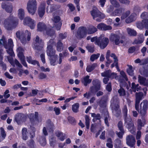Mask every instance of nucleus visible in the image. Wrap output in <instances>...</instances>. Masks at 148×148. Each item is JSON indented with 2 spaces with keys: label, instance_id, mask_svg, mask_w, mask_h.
<instances>
[{
  "label": "nucleus",
  "instance_id": "69168bd1",
  "mask_svg": "<svg viewBox=\"0 0 148 148\" xmlns=\"http://www.w3.org/2000/svg\"><path fill=\"white\" fill-rule=\"evenodd\" d=\"M19 58H20V60H21V63L22 64L25 66H27V64L25 62V57L23 56L20 57H19Z\"/></svg>",
  "mask_w": 148,
  "mask_h": 148
},
{
  "label": "nucleus",
  "instance_id": "2f4dec72",
  "mask_svg": "<svg viewBox=\"0 0 148 148\" xmlns=\"http://www.w3.org/2000/svg\"><path fill=\"white\" fill-rule=\"evenodd\" d=\"M37 28V30L38 31H42L45 29L46 26L44 23L39 22L38 24Z\"/></svg>",
  "mask_w": 148,
  "mask_h": 148
},
{
  "label": "nucleus",
  "instance_id": "13d9d810",
  "mask_svg": "<svg viewBox=\"0 0 148 148\" xmlns=\"http://www.w3.org/2000/svg\"><path fill=\"white\" fill-rule=\"evenodd\" d=\"M0 130L1 135V136L3 137V138H5L6 134L5 130L2 127H1L0 128Z\"/></svg>",
  "mask_w": 148,
  "mask_h": 148
},
{
  "label": "nucleus",
  "instance_id": "603ef678",
  "mask_svg": "<svg viewBox=\"0 0 148 148\" xmlns=\"http://www.w3.org/2000/svg\"><path fill=\"white\" fill-rule=\"evenodd\" d=\"M125 132V131H120L119 132L116 131V133L119 138H122L123 135L124 134Z\"/></svg>",
  "mask_w": 148,
  "mask_h": 148
},
{
  "label": "nucleus",
  "instance_id": "4be33fe9",
  "mask_svg": "<svg viewBox=\"0 0 148 148\" xmlns=\"http://www.w3.org/2000/svg\"><path fill=\"white\" fill-rule=\"evenodd\" d=\"M46 52L48 56L50 57L57 56L55 55L56 51L53 49L52 47H47Z\"/></svg>",
  "mask_w": 148,
  "mask_h": 148
},
{
  "label": "nucleus",
  "instance_id": "72a5a7b5",
  "mask_svg": "<svg viewBox=\"0 0 148 148\" xmlns=\"http://www.w3.org/2000/svg\"><path fill=\"white\" fill-rule=\"evenodd\" d=\"M97 29L94 26H90L88 29H87V34H93L96 32Z\"/></svg>",
  "mask_w": 148,
  "mask_h": 148
},
{
  "label": "nucleus",
  "instance_id": "79ce46f5",
  "mask_svg": "<svg viewBox=\"0 0 148 148\" xmlns=\"http://www.w3.org/2000/svg\"><path fill=\"white\" fill-rule=\"evenodd\" d=\"M130 12L129 10H127L123 13L121 15V20H124L130 14Z\"/></svg>",
  "mask_w": 148,
  "mask_h": 148
},
{
  "label": "nucleus",
  "instance_id": "2eb2a0df",
  "mask_svg": "<svg viewBox=\"0 0 148 148\" xmlns=\"http://www.w3.org/2000/svg\"><path fill=\"white\" fill-rule=\"evenodd\" d=\"M143 96V93L142 92L136 93V103L135 108L137 110H138L139 104L140 101L142 99Z\"/></svg>",
  "mask_w": 148,
  "mask_h": 148
},
{
  "label": "nucleus",
  "instance_id": "8fccbe9b",
  "mask_svg": "<svg viewBox=\"0 0 148 148\" xmlns=\"http://www.w3.org/2000/svg\"><path fill=\"white\" fill-rule=\"evenodd\" d=\"M136 26L137 28L140 29H143L144 27V23L143 21L141 22H138L136 23Z\"/></svg>",
  "mask_w": 148,
  "mask_h": 148
},
{
  "label": "nucleus",
  "instance_id": "c03bdc74",
  "mask_svg": "<svg viewBox=\"0 0 148 148\" xmlns=\"http://www.w3.org/2000/svg\"><path fill=\"white\" fill-rule=\"evenodd\" d=\"M140 72L142 75L148 77V70L144 69H140Z\"/></svg>",
  "mask_w": 148,
  "mask_h": 148
},
{
  "label": "nucleus",
  "instance_id": "a18cd8bd",
  "mask_svg": "<svg viewBox=\"0 0 148 148\" xmlns=\"http://www.w3.org/2000/svg\"><path fill=\"white\" fill-rule=\"evenodd\" d=\"M5 48L7 49L6 51L8 53L10 56H12L14 54V52L13 50V49L12 47H5Z\"/></svg>",
  "mask_w": 148,
  "mask_h": 148
},
{
  "label": "nucleus",
  "instance_id": "9d476101",
  "mask_svg": "<svg viewBox=\"0 0 148 148\" xmlns=\"http://www.w3.org/2000/svg\"><path fill=\"white\" fill-rule=\"evenodd\" d=\"M90 13L93 18L94 19L97 17H99L101 18H103L105 17V15L100 12L96 8L93 9L91 11Z\"/></svg>",
  "mask_w": 148,
  "mask_h": 148
},
{
  "label": "nucleus",
  "instance_id": "4c0bfd02",
  "mask_svg": "<svg viewBox=\"0 0 148 148\" xmlns=\"http://www.w3.org/2000/svg\"><path fill=\"white\" fill-rule=\"evenodd\" d=\"M25 49L22 47H18L17 49V51L18 52V57L24 56L23 52Z\"/></svg>",
  "mask_w": 148,
  "mask_h": 148
},
{
  "label": "nucleus",
  "instance_id": "58836bf2",
  "mask_svg": "<svg viewBox=\"0 0 148 148\" xmlns=\"http://www.w3.org/2000/svg\"><path fill=\"white\" fill-rule=\"evenodd\" d=\"M127 30L128 34L130 36H136V32L134 29L127 28Z\"/></svg>",
  "mask_w": 148,
  "mask_h": 148
},
{
  "label": "nucleus",
  "instance_id": "393cba45",
  "mask_svg": "<svg viewBox=\"0 0 148 148\" xmlns=\"http://www.w3.org/2000/svg\"><path fill=\"white\" fill-rule=\"evenodd\" d=\"M46 127L49 130L50 132H53L54 128L53 124L50 119H48L47 121Z\"/></svg>",
  "mask_w": 148,
  "mask_h": 148
},
{
  "label": "nucleus",
  "instance_id": "f257e3e1",
  "mask_svg": "<svg viewBox=\"0 0 148 148\" xmlns=\"http://www.w3.org/2000/svg\"><path fill=\"white\" fill-rule=\"evenodd\" d=\"M122 112L124 117L125 124L126 125L130 132L133 134H135V128L131 117L127 116V109L126 106H124Z\"/></svg>",
  "mask_w": 148,
  "mask_h": 148
},
{
  "label": "nucleus",
  "instance_id": "ea45409f",
  "mask_svg": "<svg viewBox=\"0 0 148 148\" xmlns=\"http://www.w3.org/2000/svg\"><path fill=\"white\" fill-rule=\"evenodd\" d=\"M128 68L127 69V72L128 74L131 76L134 75L133 70L132 69V67L131 65H128Z\"/></svg>",
  "mask_w": 148,
  "mask_h": 148
},
{
  "label": "nucleus",
  "instance_id": "39448f33",
  "mask_svg": "<svg viewBox=\"0 0 148 148\" xmlns=\"http://www.w3.org/2000/svg\"><path fill=\"white\" fill-rule=\"evenodd\" d=\"M24 24L28 25L31 29H33L35 26V22L29 17H26L24 20Z\"/></svg>",
  "mask_w": 148,
  "mask_h": 148
},
{
  "label": "nucleus",
  "instance_id": "052dcab7",
  "mask_svg": "<svg viewBox=\"0 0 148 148\" xmlns=\"http://www.w3.org/2000/svg\"><path fill=\"white\" fill-rule=\"evenodd\" d=\"M12 56H8V61L13 66H15V64L13 62V58L12 57Z\"/></svg>",
  "mask_w": 148,
  "mask_h": 148
},
{
  "label": "nucleus",
  "instance_id": "c9c22d12",
  "mask_svg": "<svg viewBox=\"0 0 148 148\" xmlns=\"http://www.w3.org/2000/svg\"><path fill=\"white\" fill-rule=\"evenodd\" d=\"M96 63H94L91 65H88L86 68V71L88 72H91L97 66Z\"/></svg>",
  "mask_w": 148,
  "mask_h": 148
},
{
  "label": "nucleus",
  "instance_id": "37998d69",
  "mask_svg": "<svg viewBox=\"0 0 148 148\" xmlns=\"http://www.w3.org/2000/svg\"><path fill=\"white\" fill-rule=\"evenodd\" d=\"M85 124L86 128L88 129L89 128L90 119L89 116L87 115L85 116Z\"/></svg>",
  "mask_w": 148,
  "mask_h": 148
},
{
  "label": "nucleus",
  "instance_id": "a19ab883",
  "mask_svg": "<svg viewBox=\"0 0 148 148\" xmlns=\"http://www.w3.org/2000/svg\"><path fill=\"white\" fill-rule=\"evenodd\" d=\"M79 104L78 103H76L73 104L72 106V110L74 112H77L78 111V108Z\"/></svg>",
  "mask_w": 148,
  "mask_h": 148
},
{
  "label": "nucleus",
  "instance_id": "e2e57ef3",
  "mask_svg": "<svg viewBox=\"0 0 148 148\" xmlns=\"http://www.w3.org/2000/svg\"><path fill=\"white\" fill-rule=\"evenodd\" d=\"M56 43L53 39H51L47 42V46H52L55 45Z\"/></svg>",
  "mask_w": 148,
  "mask_h": 148
},
{
  "label": "nucleus",
  "instance_id": "09e8293b",
  "mask_svg": "<svg viewBox=\"0 0 148 148\" xmlns=\"http://www.w3.org/2000/svg\"><path fill=\"white\" fill-rule=\"evenodd\" d=\"M100 54L97 53L96 54H94L92 55L90 57V60L92 61L93 62L95 60H96L98 58V57L99 56Z\"/></svg>",
  "mask_w": 148,
  "mask_h": 148
},
{
  "label": "nucleus",
  "instance_id": "3c124183",
  "mask_svg": "<svg viewBox=\"0 0 148 148\" xmlns=\"http://www.w3.org/2000/svg\"><path fill=\"white\" fill-rule=\"evenodd\" d=\"M110 3L115 7L117 8L120 6L119 3L117 2L116 0H110Z\"/></svg>",
  "mask_w": 148,
  "mask_h": 148
},
{
  "label": "nucleus",
  "instance_id": "a211bd4d",
  "mask_svg": "<svg viewBox=\"0 0 148 148\" xmlns=\"http://www.w3.org/2000/svg\"><path fill=\"white\" fill-rule=\"evenodd\" d=\"M138 80L140 84L148 87V79L139 75L138 77Z\"/></svg>",
  "mask_w": 148,
  "mask_h": 148
},
{
  "label": "nucleus",
  "instance_id": "e433bc0d",
  "mask_svg": "<svg viewBox=\"0 0 148 148\" xmlns=\"http://www.w3.org/2000/svg\"><path fill=\"white\" fill-rule=\"evenodd\" d=\"M93 86L96 87L97 88H101V83L100 81L98 79L93 80L92 82Z\"/></svg>",
  "mask_w": 148,
  "mask_h": 148
},
{
  "label": "nucleus",
  "instance_id": "bb28decb",
  "mask_svg": "<svg viewBox=\"0 0 148 148\" xmlns=\"http://www.w3.org/2000/svg\"><path fill=\"white\" fill-rule=\"evenodd\" d=\"M136 14L135 13H132L125 20V22L127 23H130L134 21L136 19Z\"/></svg>",
  "mask_w": 148,
  "mask_h": 148
},
{
  "label": "nucleus",
  "instance_id": "9b49d317",
  "mask_svg": "<svg viewBox=\"0 0 148 148\" xmlns=\"http://www.w3.org/2000/svg\"><path fill=\"white\" fill-rule=\"evenodd\" d=\"M87 33V32L86 27H80L78 29L77 36L78 38H83L86 36Z\"/></svg>",
  "mask_w": 148,
  "mask_h": 148
},
{
  "label": "nucleus",
  "instance_id": "5701e85b",
  "mask_svg": "<svg viewBox=\"0 0 148 148\" xmlns=\"http://www.w3.org/2000/svg\"><path fill=\"white\" fill-rule=\"evenodd\" d=\"M144 37L143 34H140L138 35V39H135L133 42V44H140L142 43L144 41Z\"/></svg>",
  "mask_w": 148,
  "mask_h": 148
},
{
  "label": "nucleus",
  "instance_id": "a878e982",
  "mask_svg": "<svg viewBox=\"0 0 148 148\" xmlns=\"http://www.w3.org/2000/svg\"><path fill=\"white\" fill-rule=\"evenodd\" d=\"M124 11V9L122 8L116 9L114 10L111 14L113 16H119Z\"/></svg>",
  "mask_w": 148,
  "mask_h": 148
},
{
  "label": "nucleus",
  "instance_id": "de8ad7c7",
  "mask_svg": "<svg viewBox=\"0 0 148 148\" xmlns=\"http://www.w3.org/2000/svg\"><path fill=\"white\" fill-rule=\"evenodd\" d=\"M118 92L120 96H123L125 95V90L122 87H121L118 90Z\"/></svg>",
  "mask_w": 148,
  "mask_h": 148
},
{
  "label": "nucleus",
  "instance_id": "680f3d73",
  "mask_svg": "<svg viewBox=\"0 0 148 148\" xmlns=\"http://www.w3.org/2000/svg\"><path fill=\"white\" fill-rule=\"evenodd\" d=\"M55 10V5H51L50 6V10L49 11L48 9V7L47 8L46 11L47 13H49L52 12Z\"/></svg>",
  "mask_w": 148,
  "mask_h": 148
},
{
  "label": "nucleus",
  "instance_id": "f8f14e48",
  "mask_svg": "<svg viewBox=\"0 0 148 148\" xmlns=\"http://www.w3.org/2000/svg\"><path fill=\"white\" fill-rule=\"evenodd\" d=\"M53 23L56 29L60 30L62 25V23L60 22V18L58 16H54L52 19Z\"/></svg>",
  "mask_w": 148,
  "mask_h": 148
},
{
  "label": "nucleus",
  "instance_id": "f03ea898",
  "mask_svg": "<svg viewBox=\"0 0 148 148\" xmlns=\"http://www.w3.org/2000/svg\"><path fill=\"white\" fill-rule=\"evenodd\" d=\"M16 37L20 39L23 44L27 43L31 38V33L27 30L21 32L20 31H18L16 33Z\"/></svg>",
  "mask_w": 148,
  "mask_h": 148
},
{
  "label": "nucleus",
  "instance_id": "4468645a",
  "mask_svg": "<svg viewBox=\"0 0 148 148\" xmlns=\"http://www.w3.org/2000/svg\"><path fill=\"white\" fill-rule=\"evenodd\" d=\"M111 108L119 106V100L117 95L114 96L110 101Z\"/></svg>",
  "mask_w": 148,
  "mask_h": 148
},
{
  "label": "nucleus",
  "instance_id": "bf43d9fd",
  "mask_svg": "<svg viewBox=\"0 0 148 148\" xmlns=\"http://www.w3.org/2000/svg\"><path fill=\"white\" fill-rule=\"evenodd\" d=\"M40 143L43 146H45L46 144V141L45 138L43 137L41 138L40 140Z\"/></svg>",
  "mask_w": 148,
  "mask_h": 148
},
{
  "label": "nucleus",
  "instance_id": "0eeeda50",
  "mask_svg": "<svg viewBox=\"0 0 148 148\" xmlns=\"http://www.w3.org/2000/svg\"><path fill=\"white\" fill-rule=\"evenodd\" d=\"M126 143L131 147H133L136 142L134 136L132 135H128L126 137Z\"/></svg>",
  "mask_w": 148,
  "mask_h": 148
},
{
  "label": "nucleus",
  "instance_id": "7ed1b4c3",
  "mask_svg": "<svg viewBox=\"0 0 148 148\" xmlns=\"http://www.w3.org/2000/svg\"><path fill=\"white\" fill-rule=\"evenodd\" d=\"M92 42H95L96 45L102 46H106L109 42V40L106 37L103 38V36L101 35L99 37L95 36L91 39Z\"/></svg>",
  "mask_w": 148,
  "mask_h": 148
},
{
  "label": "nucleus",
  "instance_id": "c85d7f7f",
  "mask_svg": "<svg viewBox=\"0 0 148 148\" xmlns=\"http://www.w3.org/2000/svg\"><path fill=\"white\" fill-rule=\"evenodd\" d=\"M56 136L61 141H63L65 139V135L60 131H57L55 132Z\"/></svg>",
  "mask_w": 148,
  "mask_h": 148
},
{
  "label": "nucleus",
  "instance_id": "473e14b6",
  "mask_svg": "<svg viewBox=\"0 0 148 148\" xmlns=\"http://www.w3.org/2000/svg\"><path fill=\"white\" fill-rule=\"evenodd\" d=\"M22 138L24 140H26L28 138V136H27L28 132L27 129L26 128H23L22 130Z\"/></svg>",
  "mask_w": 148,
  "mask_h": 148
},
{
  "label": "nucleus",
  "instance_id": "ddd939ff",
  "mask_svg": "<svg viewBox=\"0 0 148 148\" xmlns=\"http://www.w3.org/2000/svg\"><path fill=\"white\" fill-rule=\"evenodd\" d=\"M101 75L103 77H109L112 79L116 78V74L114 72H112L110 70H106L102 73Z\"/></svg>",
  "mask_w": 148,
  "mask_h": 148
},
{
  "label": "nucleus",
  "instance_id": "5fc2aeb1",
  "mask_svg": "<svg viewBox=\"0 0 148 148\" xmlns=\"http://www.w3.org/2000/svg\"><path fill=\"white\" fill-rule=\"evenodd\" d=\"M100 89L99 88H97L96 87L93 86L90 87V91L92 93H93L94 92H97Z\"/></svg>",
  "mask_w": 148,
  "mask_h": 148
},
{
  "label": "nucleus",
  "instance_id": "dca6fc26",
  "mask_svg": "<svg viewBox=\"0 0 148 148\" xmlns=\"http://www.w3.org/2000/svg\"><path fill=\"white\" fill-rule=\"evenodd\" d=\"M120 37L119 36L114 34H111L110 37V39L111 41H114L115 44L116 45H119L120 43H122L123 41L121 40L119 41Z\"/></svg>",
  "mask_w": 148,
  "mask_h": 148
},
{
  "label": "nucleus",
  "instance_id": "864d4df0",
  "mask_svg": "<svg viewBox=\"0 0 148 148\" xmlns=\"http://www.w3.org/2000/svg\"><path fill=\"white\" fill-rule=\"evenodd\" d=\"M138 129L139 130H140L142 128V127L144 126V125L142 122L141 120L140 119H138L137 121Z\"/></svg>",
  "mask_w": 148,
  "mask_h": 148
},
{
  "label": "nucleus",
  "instance_id": "7c9ffc66",
  "mask_svg": "<svg viewBox=\"0 0 148 148\" xmlns=\"http://www.w3.org/2000/svg\"><path fill=\"white\" fill-rule=\"evenodd\" d=\"M49 141L50 146L54 147L57 143L56 137L53 136H51L49 139Z\"/></svg>",
  "mask_w": 148,
  "mask_h": 148
},
{
  "label": "nucleus",
  "instance_id": "6ab92c4d",
  "mask_svg": "<svg viewBox=\"0 0 148 148\" xmlns=\"http://www.w3.org/2000/svg\"><path fill=\"white\" fill-rule=\"evenodd\" d=\"M110 56L111 57H113L114 60V63L111 65V67L112 68L114 67V66H115L117 70L119 71H120V69L118 66V60L117 59L116 56L114 53L111 54Z\"/></svg>",
  "mask_w": 148,
  "mask_h": 148
},
{
  "label": "nucleus",
  "instance_id": "aec40b11",
  "mask_svg": "<svg viewBox=\"0 0 148 148\" xmlns=\"http://www.w3.org/2000/svg\"><path fill=\"white\" fill-rule=\"evenodd\" d=\"M113 114L116 117H119L121 115V110L120 106L111 108Z\"/></svg>",
  "mask_w": 148,
  "mask_h": 148
},
{
  "label": "nucleus",
  "instance_id": "412c9836",
  "mask_svg": "<svg viewBox=\"0 0 148 148\" xmlns=\"http://www.w3.org/2000/svg\"><path fill=\"white\" fill-rule=\"evenodd\" d=\"M108 100V98L106 96H103L99 102V106L102 108L105 107Z\"/></svg>",
  "mask_w": 148,
  "mask_h": 148
},
{
  "label": "nucleus",
  "instance_id": "b1692460",
  "mask_svg": "<svg viewBox=\"0 0 148 148\" xmlns=\"http://www.w3.org/2000/svg\"><path fill=\"white\" fill-rule=\"evenodd\" d=\"M89 77L90 76L87 75L82 79L81 82L85 86H86L88 84L91 83L92 79H90Z\"/></svg>",
  "mask_w": 148,
  "mask_h": 148
},
{
  "label": "nucleus",
  "instance_id": "4d7b16f0",
  "mask_svg": "<svg viewBox=\"0 0 148 148\" xmlns=\"http://www.w3.org/2000/svg\"><path fill=\"white\" fill-rule=\"evenodd\" d=\"M117 126L120 131H124L123 126V123L122 121H120L118 122Z\"/></svg>",
  "mask_w": 148,
  "mask_h": 148
},
{
  "label": "nucleus",
  "instance_id": "338daca9",
  "mask_svg": "<svg viewBox=\"0 0 148 148\" xmlns=\"http://www.w3.org/2000/svg\"><path fill=\"white\" fill-rule=\"evenodd\" d=\"M148 63V59H144L141 60L140 63V65H144Z\"/></svg>",
  "mask_w": 148,
  "mask_h": 148
},
{
  "label": "nucleus",
  "instance_id": "0e129e2a",
  "mask_svg": "<svg viewBox=\"0 0 148 148\" xmlns=\"http://www.w3.org/2000/svg\"><path fill=\"white\" fill-rule=\"evenodd\" d=\"M91 116L93 117L96 118V119L100 120L101 118V115L99 114H96L95 113H92L91 114Z\"/></svg>",
  "mask_w": 148,
  "mask_h": 148
},
{
  "label": "nucleus",
  "instance_id": "6e6552de",
  "mask_svg": "<svg viewBox=\"0 0 148 148\" xmlns=\"http://www.w3.org/2000/svg\"><path fill=\"white\" fill-rule=\"evenodd\" d=\"M13 23V17L10 16L4 21L3 23L4 26L8 30H10Z\"/></svg>",
  "mask_w": 148,
  "mask_h": 148
},
{
  "label": "nucleus",
  "instance_id": "6e6d98bb",
  "mask_svg": "<svg viewBox=\"0 0 148 148\" xmlns=\"http://www.w3.org/2000/svg\"><path fill=\"white\" fill-rule=\"evenodd\" d=\"M57 58V56H55L53 57V58L50 59V63L51 65L54 66L55 65V63Z\"/></svg>",
  "mask_w": 148,
  "mask_h": 148
},
{
  "label": "nucleus",
  "instance_id": "20e7f679",
  "mask_svg": "<svg viewBox=\"0 0 148 148\" xmlns=\"http://www.w3.org/2000/svg\"><path fill=\"white\" fill-rule=\"evenodd\" d=\"M37 5L36 0H29L28 1L26 8L29 14L32 15L35 14L37 10Z\"/></svg>",
  "mask_w": 148,
  "mask_h": 148
},
{
  "label": "nucleus",
  "instance_id": "774afa93",
  "mask_svg": "<svg viewBox=\"0 0 148 148\" xmlns=\"http://www.w3.org/2000/svg\"><path fill=\"white\" fill-rule=\"evenodd\" d=\"M143 22L144 23V27L146 29H148V19L144 20Z\"/></svg>",
  "mask_w": 148,
  "mask_h": 148
},
{
  "label": "nucleus",
  "instance_id": "cd10ccee",
  "mask_svg": "<svg viewBox=\"0 0 148 148\" xmlns=\"http://www.w3.org/2000/svg\"><path fill=\"white\" fill-rule=\"evenodd\" d=\"M24 10L22 8L19 9L18 11V18L21 20H22L24 18L25 16Z\"/></svg>",
  "mask_w": 148,
  "mask_h": 148
},
{
  "label": "nucleus",
  "instance_id": "f3484780",
  "mask_svg": "<svg viewBox=\"0 0 148 148\" xmlns=\"http://www.w3.org/2000/svg\"><path fill=\"white\" fill-rule=\"evenodd\" d=\"M26 117L24 114L22 113H18L15 116V120L16 122L19 124L20 122L24 121Z\"/></svg>",
  "mask_w": 148,
  "mask_h": 148
},
{
  "label": "nucleus",
  "instance_id": "1a4fd4ad",
  "mask_svg": "<svg viewBox=\"0 0 148 148\" xmlns=\"http://www.w3.org/2000/svg\"><path fill=\"white\" fill-rule=\"evenodd\" d=\"M46 4L45 2H42L38 7L37 12L40 17H42L45 14Z\"/></svg>",
  "mask_w": 148,
  "mask_h": 148
},
{
  "label": "nucleus",
  "instance_id": "c756f323",
  "mask_svg": "<svg viewBox=\"0 0 148 148\" xmlns=\"http://www.w3.org/2000/svg\"><path fill=\"white\" fill-rule=\"evenodd\" d=\"M2 8H5L6 11L8 12L11 13L12 11V5H6L4 3H3L1 5Z\"/></svg>",
  "mask_w": 148,
  "mask_h": 148
},
{
  "label": "nucleus",
  "instance_id": "49530a36",
  "mask_svg": "<svg viewBox=\"0 0 148 148\" xmlns=\"http://www.w3.org/2000/svg\"><path fill=\"white\" fill-rule=\"evenodd\" d=\"M46 32L47 35L50 36H53L55 34V32L52 29H47L46 30Z\"/></svg>",
  "mask_w": 148,
  "mask_h": 148
},
{
  "label": "nucleus",
  "instance_id": "f704fd0d",
  "mask_svg": "<svg viewBox=\"0 0 148 148\" xmlns=\"http://www.w3.org/2000/svg\"><path fill=\"white\" fill-rule=\"evenodd\" d=\"M27 61L29 63H31L33 65H35L36 64L38 66H40V65L38 62L36 60H32L31 56L27 57Z\"/></svg>",
  "mask_w": 148,
  "mask_h": 148
},
{
  "label": "nucleus",
  "instance_id": "423d86ee",
  "mask_svg": "<svg viewBox=\"0 0 148 148\" xmlns=\"http://www.w3.org/2000/svg\"><path fill=\"white\" fill-rule=\"evenodd\" d=\"M148 107V101L146 100H143L140 104V114L142 116L145 115Z\"/></svg>",
  "mask_w": 148,
  "mask_h": 148
}]
</instances>
